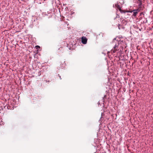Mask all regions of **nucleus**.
Listing matches in <instances>:
<instances>
[{
    "label": "nucleus",
    "mask_w": 153,
    "mask_h": 153,
    "mask_svg": "<svg viewBox=\"0 0 153 153\" xmlns=\"http://www.w3.org/2000/svg\"><path fill=\"white\" fill-rule=\"evenodd\" d=\"M126 22L125 20L124 19H123L122 20L121 23V24H118V28L119 29H120L122 28H123V27L126 25Z\"/></svg>",
    "instance_id": "f03ea898"
},
{
    "label": "nucleus",
    "mask_w": 153,
    "mask_h": 153,
    "mask_svg": "<svg viewBox=\"0 0 153 153\" xmlns=\"http://www.w3.org/2000/svg\"><path fill=\"white\" fill-rule=\"evenodd\" d=\"M115 7L120 11L121 13L123 12V11L121 9L120 7L118 4H115Z\"/></svg>",
    "instance_id": "20e7f679"
},
{
    "label": "nucleus",
    "mask_w": 153,
    "mask_h": 153,
    "mask_svg": "<svg viewBox=\"0 0 153 153\" xmlns=\"http://www.w3.org/2000/svg\"><path fill=\"white\" fill-rule=\"evenodd\" d=\"M133 15H134V12H133Z\"/></svg>",
    "instance_id": "6e6552de"
},
{
    "label": "nucleus",
    "mask_w": 153,
    "mask_h": 153,
    "mask_svg": "<svg viewBox=\"0 0 153 153\" xmlns=\"http://www.w3.org/2000/svg\"><path fill=\"white\" fill-rule=\"evenodd\" d=\"M118 20H121V19H118Z\"/></svg>",
    "instance_id": "0eeeda50"
},
{
    "label": "nucleus",
    "mask_w": 153,
    "mask_h": 153,
    "mask_svg": "<svg viewBox=\"0 0 153 153\" xmlns=\"http://www.w3.org/2000/svg\"><path fill=\"white\" fill-rule=\"evenodd\" d=\"M82 42L84 44H86L87 42V39L85 36H82Z\"/></svg>",
    "instance_id": "7ed1b4c3"
},
{
    "label": "nucleus",
    "mask_w": 153,
    "mask_h": 153,
    "mask_svg": "<svg viewBox=\"0 0 153 153\" xmlns=\"http://www.w3.org/2000/svg\"><path fill=\"white\" fill-rule=\"evenodd\" d=\"M114 48V50H112L111 51L112 53H115L117 51V49L116 48V46Z\"/></svg>",
    "instance_id": "39448f33"
},
{
    "label": "nucleus",
    "mask_w": 153,
    "mask_h": 153,
    "mask_svg": "<svg viewBox=\"0 0 153 153\" xmlns=\"http://www.w3.org/2000/svg\"><path fill=\"white\" fill-rule=\"evenodd\" d=\"M136 3L137 4L136 5L138 6L137 9L134 10V16H135L138 12L140 11L141 8L142 3L140 0H136Z\"/></svg>",
    "instance_id": "f257e3e1"
},
{
    "label": "nucleus",
    "mask_w": 153,
    "mask_h": 153,
    "mask_svg": "<svg viewBox=\"0 0 153 153\" xmlns=\"http://www.w3.org/2000/svg\"><path fill=\"white\" fill-rule=\"evenodd\" d=\"M35 47L37 49L40 48V47L39 46L36 45L35 46Z\"/></svg>",
    "instance_id": "423d86ee"
}]
</instances>
